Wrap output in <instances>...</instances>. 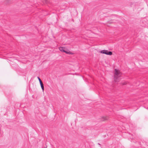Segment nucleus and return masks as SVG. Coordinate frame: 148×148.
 <instances>
[{"label":"nucleus","mask_w":148,"mask_h":148,"mask_svg":"<svg viewBox=\"0 0 148 148\" xmlns=\"http://www.w3.org/2000/svg\"><path fill=\"white\" fill-rule=\"evenodd\" d=\"M127 84V82H125L122 83V84L123 85H125Z\"/></svg>","instance_id":"obj_6"},{"label":"nucleus","mask_w":148,"mask_h":148,"mask_svg":"<svg viewBox=\"0 0 148 148\" xmlns=\"http://www.w3.org/2000/svg\"><path fill=\"white\" fill-rule=\"evenodd\" d=\"M103 118L104 119L103 120H106L108 119L106 117H103Z\"/></svg>","instance_id":"obj_7"},{"label":"nucleus","mask_w":148,"mask_h":148,"mask_svg":"<svg viewBox=\"0 0 148 148\" xmlns=\"http://www.w3.org/2000/svg\"><path fill=\"white\" fill-rule=\"evenodd\" d=\"M114 81L115 82H117L119 81L120 77L121 76V74L119 71L117 70L116 69L114 70Z\"/></svg>","instance_id":"obj_1"},{"label":"nucleus","mask_w":148,"mask_h":148,"mask_svg":"<svg viewBox=\"0 0 148 148\" xmlns=\"http://www.w3.org/2000/svg\"><path fill=\"white\" fill-rule=\"evenodd\" d=\"M45 2L46 3H48V1H47V0H46V1H45Z\"/></svg>","instance_id":"obj_8"},{"label":"nucleus","mask_w":148,"mask_h":148,"mask_svg":"<svg viewBox=\"0 0 148 148\" xmlns=\"http://www.w3.org/2000/svg\"><path fill=\"white\" fill-rule=\"evenodd\" d=\"M64 52L66 53V54H71V52L69 51H66L65 50L64 51Z\"/></svg>","instance_id":"obj_5"},{"label":"nucleus","mask_w":148,"mask_h":148,"mask_svg":"<svg viewBox=\"0 0 148 148\" xmlns=\"http://www.w3.org/2000/svg\"><path fill=\"white\" fill-rule=\"evenodd\" d=\"M59 49L60 51L64 52L66 48L63 47H60L59 48Z\"/></svg>","instance_id":"obj_4"},{"label":"nucleus","mask_w":148,"mask_h":148,"mask_svg":"<svg viewBox=\"0 0 148 148\" xmlns=\"http://www.w3.org/2000/svg\"><path fill=\"white\" fill-rule=\"evenodd\" d=\"M101 53L109 55H111L112 54V52L111 51H108L106 50H103L101 51Z\"/></svg>","instance_id":"obj_2"},{"label":"nucleus","mask_w":148,"mask_h":148,"mask_svg":"<svg viewBox=\"0 0 148 148\" xmlns=\"http://www.w3.org/2000/svg\"><path fill=\"white\" fill-rule=\"evenodd\" d=\"M44 148H47V147H44Z\"/></svg>","instance_id":"obj_10"},{"label":"nucleus","mask_w":148,"mask_h":148,"mask_svg":"<svg viewBox=\"0 0 148 148\" xmlns=\"http://www.w3.org/2000/svg\"><path fill=\"white\" fill-rule=\"evenodd\" d=\"M37 78L39 81L40 83V86L41 87L42 89V90L43 91L44 90V86L41 80L40 79L39 77H38Z\"/></svg>","instance_id":"obj_3"},{"label":"nucleus","mask_w":148,"mask_h":148,"mask_svg":"<svg viewBox=\"0 0 148 148\" xmlns=\"http://www.w3.org/2000/svg\"><path fill=\"white\" fill-rule=\"evenodd\" d=\"M98 144L99 145H100L99 143H98Z\"/></svg>","instance_id":"obj_9"}]
</instances>
